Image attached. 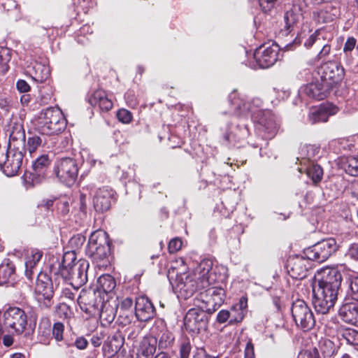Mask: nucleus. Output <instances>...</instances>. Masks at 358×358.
<instances>
[{"label": "nucleus", "instance_id": "39", "mask_svg": "<svg viewBox=\"0 0 358 358\" xmlns=\"http://www.w3.org/2000/svg\"><path fill=\"white\" fill-rule=\"evenodd\" d=\"M306 173L313 182L316 184L321 181L323 176V170L318 164H312L306 169Z\"/></svg>", "mask_w": 358, "mask_h": 358}, {"label": "nucleus", "instance_id": "11", "mask_svg": "<svg viewBox=\"0 0 358 358\" xmlns=\"http://www.w3.org/2000/svg\"><path fill=\"white\" fill-rule=\"evenodd\" d=\"M279 51V45L274 42L260 45L253 55L257 65L262 69L272 66L278 59Z\"/></svg>", "mask_w": 358, "mask_h": 358}, {"label": "nucleus", "instance_id": "32", "mask_svg": "<svg viewBox=\"0 0 358 358\" xmlns=\"http://www.w3.org/2000/svg\"><path fill=\"white\" fill-rule=\"evenodd\" d=\"M25 155V140H22V145L18 140L9 139L6 157H24Z\"/></svg>", "mask_w": 358, "mask_h": 358}, {"label": "nucleus", "instance_id": "43", "mask_svg": "<svg viewBox=\"0 0 358 358\" xmlns=\"http://www.w3.org/2000/svg\"><path fill=\"white\" fill-rule=\"evenodd\" d=\"M248 307V301L247 299L242 297L238 303L236 304L231 309L232 312L236 313V312H238L236 316H234V321L236 322H241L244 317V311H245Z\"/></svg>", "mask_w": 358, "mask_h": 358}, {"label": "nucleus", "instance_id": "36", "mask_svg": "<svg viewBox=\"0 0 358 358\" xmlns=\"http://www.w3.org/2000/svg\"><path fill=\"white\" fill-rule=\"evenodd\" d=\"M343 169L350 176H358V158H343Z\"/></svg>", "mask_w": 358, "mask_h": 358}, {"label": "nucleus", "instance_id": "6", "mask_svg": "<svg viewBox=\"0 0 358 358\" xmlns=\"http://www.w3.org/2000/svg\"><path fill=\"white\" fill-rule=\"evenodd\" d=\"M109 253L110 245L107 233L103 230L92 232L86 248V255L100 266L103 265L101 262L105 260Z\"/></svg>", "mask_w": 358, "mask_h": 358}, {"label": "nucleus", "instance_id": "46", "mask_svg": "<svg viewBox=\"0 0 358 358\" xmlns=\"http://www.w3.org/2000/svg\"><path fill=\"white\" fill-rule=\"evenodd\" d=\"M94 295L95 293L94 292H87L82 290L78 299V303L87 304L89 306H92L94 308H98V304H96V303H92L90 300L91 298H93Z\"/></svg>", "mask_w": 358, "mask_h": 358}, {"label": "nucleus", "instance_id": "37", "mask_svg": "<svg viewBox=\"0 0 358 358\" xmlns=\"http://www.w3.org/2000/svg\"><path fill=\"white\" fill-rule=\"evenodd\" d=\"M9 139L18 140L20 145L22 143V140H25V131L20 122H15L12 125Z\"/></svg>", "mask_w": 358, "mask_h": 358}, {"label": "nucleus", "instance_id": "57", "mask_svg": "<svg viewBox=\"0 0 358 358\" xmlns=\"http://www.w3.org/2000/svg\"><path fill=\"white\" fill-rule=\"evenodd\" d=\"M192 346L189 342L182 343L180 348V358H189Z\"/></svg>", "mask_w": 358, "mask_h": 358}, {"label": "nucleus", "instance_id": "58", "mask_svg": "<svg viewBox=\"0 0 358 358\" xmlns=\"http://www.w3.org/2000/svg\"><path fill=\"white\" fill-rule=\"evenodd\" d=\"M58 211L63 215H66L69 212V203L67 201H60L57 203Z\"/></svg>", "mask_w": 358, "mask_h": 358}, {"label": "nucleus", "instance_id": "55", "mask_svg": "<svg viewBox=\"0 0 358 358\" xmlns=\"http://www.w3.org/2000/svg\"><path fill=\"white\" fill-rule=\"evenodd\" d=\"M124 99L127 103V105L131 108L136 107L138 104V101L134 91L128 90L124 94Z\"/></svg>", "mask_w": 358, "mask_h": 358}, {"label": "nucleus", "instance_id": "25", "mask_svg": "<svg viewBox=\"0 0 358 358\" xmlns=\"http://www.w3.org/2000/svg\"><path fill=\"white\" fill-rule=\"evenodd\" d=\"M88 102L92 106H98L101 111L107 112L113 107V103L107 97L106 92L96 90L88 97Z\"/></svg>", "mask_w": 358, "mask_h": 358}, {"label": "nucleus", "instance_id": "23", "mask_svg": "<svg viewBox=\"0 0 358 358\" xmlns=\"http://www.w3.org/2000/svg\"><path fill=\"white\" fill-rule=\"evenodd\" d=\"M113 192L111 189H99L95 194L93 199L94 208L97 212L108 210L111 206V199Z\"/></svg>", "mask_w": 358, "mask_h": 358}, {"label": "nucleus", "instance_id": "64", "mask_svg": "<svg viewBox=\"0 0 358 358\" xmlns=\"http://www.w3.org/2000/svg\"><path fill=\"white\" fill-rule=\"evenodd\" d=\"M193 358H217V357L208 355L204 350L200 349L194 355Z\"/></svg>", "mask_w": 358, "mask_h": 358}, {"label": "nucleus", "instance_id": "38", "mask_svg": "<svg viewBox=\"0 0 358 358\" xmlns=\"http://www.w3.org/2000/svg\"><path fill=\"white\" fill-rule=\"evenodd\" d=\"M174 341V336L173 334L164 329L162 331L161 335L159 337L158 345L159 348L166 349L171 348Z\"/></svg>", "mask_w": 358, "mask_h": 358}, {"label": "nucleus", "instance_id": "9", "mask_svg": "<svg viewBox=\"0 0 358 358\" xmlns=\"http://www.w3.org/2000/svg\"><path fill=\"white\" fill-rule=\"evenodd\" d=\"M338 249L334 238L324 239L304 250L307 259L317 262H324Z\"/></svg>", "mask_w": 358, "mask_h": 358}, {"label": "nucleus", "instance_id": "3", "mask_svg": "<svg viewBox=\"0 0 358 358\" xmlns=\"http://www.w3.org/2000/svg\"><path fill=\"white\" fill-rule=\"evenodd\" d=\"M76 260V255L74 251L66 252L63 255L60 267L62 276L70 280L71 285L75 289H78L87 281V272L90 265L85 259L77 262Z\"/></svg>", "mask_w": 358, "mask_h": 358}, {"label": "nucleus", "instance_id": "33", "mask_svg": "<svg viewBox=\"0 0 358 358\" xmlns=\"http://www.w3.org/2000/svg\"><path fill=\"white\" fill-rule=\"evenodd\" d=\"M98 289L105 293L111 292L115 287V280L113 276L108 274L101 275L97 280Z\"/></svg>", "mask_w": 358, "mask_h": 358}, {"label": "nucleus", "instance_id": "31", "mask_svg": "<svg viewBox=\"0 0 358 358\" xmlns=\"http://www.w3.org/2000/svg\"><path fill=\"white\" fill-rule=\"evenodd\" d=\"M15 266L10 262L0 265V285L12 282L15 280Z\"/></svg>", "mask_w": 358, "mask_h": 358}, {"label": "nucleus", "instance_id": "41", "mask_svg": "<svg viewBox=\"0 0 358 358\" xmlns=\"http://www.w3.org/2000/svg\"><path fill=\"white\" fill-rule=\"evenodd\" d=\"M320 151V146L311 144H301L299 148V154L302 157H314L319 155Z\"/></svg>", "mask_w": 358, "mask_h": 358}, {"label": "nucleus", "instance_id": "35", "mask_svg": "<svg viewBox=\"0 0 358 358\" xmlns=\"http://www.w3.org/2000/svg\"><path fill=\"white\" fill-rule=\"evenodd\" d=\"M12 51L7 48H0V74H5L9 69L8 62L11 59Z\"/></svg>", "mask_w": 358, "mask_h": 358}, {"label": "nucleus", "instance_id": "53", "mask_svg": "<svg viewBox=\"0 0 358 358\" xmlns=\"http://www.w3.org/2000/svg\"><path fill=\"white\" fill-rule=\"evenodd\" d=\"M85 238L81 235L73 236L69 241L72 248L79 249L85 243Z\"/></svg>", "mask_w": 358, "mask_h": 358}, {"label": "nucleus", "instance_id": "61", "mask_svg": "<svg viewBox=\"0 0 358 358\" xmlns=\"http://www.w3.org/2000/svg\"><path fill=\"white\" fill-rule=\"evenodd\" d=\"M17 90L20 92H28L30 90L29 85L24 80H18L16 83Z\"/></svg>", "mask_w": 358, "mask_h": 358}, {"label": "nucleus", "instance_id": "22", "mask_svg": "<svg viewBox=\"0 0 358 358\" xmlns=\"http://www.w3.org/2000/svg\"><path fill=\"white\" fill-rule=\"evenodd\" d=\"M214 274L213 273V278H214ZM213 282L206 288H205L206 299L205 302L209 305H211L214 310H216L220 307L224 301L225 299V291L220 287H210V285L215 282Z\"/></svg>", "mask_w": 358, "mask_h": 358}, {"label": "nucleus", "instance_id": "8", "mask_svg": "<svg viewBox=\"0 0 358 358\" xmlns=\"http://www.w3.org/2000/svg\"><path fill=\"white\" fill-rule=\"evenodd\" d=\"M60 158L57 160L55 172L59 179L67 186L74 184L78 172V163L82 158Z\"/></svg>", "mask_w": 358, "mask_h": 358}, {"label": "nucleus", "instance_id": "4", "mask_svg": "<svg viewBox=\"0 0 358 358\" xmlns=\"http://www.w3.org/2000/svg\"><path fill=\"white\" fill-rule=\"evenodd\" d=\"M66 127V120L57 107H48L39 113L36 129L43 135H57Z\"/></svg>", "mask_w": 358, "mask_h": 358}, {"label": "nucleus", "instance_id": "15", "mask_svg": "<svg viewBox=\"0 0 358 358\" xmlns=\"http://www.w3.org/2000/svg\"><path fill=\"white\" fill-rule=\"evenodd\" d=\"M184 324L187 330L199 332L206 325V314L199 308H191L185 315Z\"/></svg>", "mask_w": 358, "mask_h": 358}, {"label": "nucleus", "instance_id": "62", "mask_svg": "<svg viewBox=\"0 0 358 358\" xmlns=\"http://www.w3.org/2000/svg\"><path fill=\"white\" fill-rule=\"evenodd\" d=\"M303 39V36H302V34H298L296 36V37L294 38V40L293 41V42L287 44L285 46V48L287 50H294V48L295 46L298 45L299 44H300L302 42Z\"/></svg>", "mask_w": 358, "mask_h": 358}, {"label": "nucleus", "instance_id": "42", "mask_svg": "<svg viewBox=\"0 0 358 358\" xmlns=\"http://www.w3.org/2000/svg\"><path fill=\"white\" fill-rule=\"evenodd\" d=\"M257 5L265 14L271 13L279 4L281 0H255Z\"/></svg>", "mask_w": 358, "mask_h": 358}, {"label": "nucleus", "instance_id": "7", "mask_svg": "<svg viewBox=\"0 0 358 358\" xmlns=\"http://www.w3.org/2000/svg\"><path fill=\"white\" fill-rule=\"evenodd\" d=\"M254 123L257 135L264 140L274 138L280 124L278 117L270 110L260 112Z\"/></svg>", "mask_w": 358, "mask_h": 358}, {"label": "nucleus", "instance_id": "12", "mask_svg": "<svg viewBox=\"0 0 358 358\" xmlns=\"http://www.w3.org/2000/svg\"><path fill=\"white\" fill-rule=\"evenodd\" d=\"M54 292L50 279L45 274H38L35 287V298L41 308H49L52 304Z\"/></svg>", "mask_w": 358, "mask_h": 358}, {"label": "nucleus", "instance_id": "13", "mask_svg": "<svg viewBox=\"0 0 358 358\" xmlns=\"http://www.w3.org/2000/svg\"><path fill=\"white\" fill-rule=\"evenodd\" d=\"M321 80L332 90L338 84L345 75V70L342 65L336 61H328L322 64L320 69Z\"/></svg>", "mask_w": 358, "mask_h": 358}, {"label": "nucleus", "instance_id": "50", "mask_svg": "<svg viewBox=\"0 0 358 358\" xmlns=\"http://www.w3.org/2000/svg\"><path fill=\"white\" fill-rule=\"evenodd\" d=\"M117 117L120 122L128 124L132 120V114L129 110L121 108L117 113Z\"/></svg>", "mask_w": 358, "mask_h": 358}, {"label": "nucleus", "instance_id": "10", "mask_svg": "<svg viewBox=\"0 0 358 358\" xmlns=\"http://www.w3.org/2000/svg\"><path fill=\"white\" fill-rule=\"evenodd\" d=\"M292 315L296 324L304 331L310 330L315 326L313 313L303 300L298 299L292 303Z\"/></svg>", "mask_w": 358, "mask_h": 358}, {"label": "nucleus", "instance_id": "26", "mask_svg": "<svg viewBox=\"0 0 358 358\" xmlns=\"http://www.w3.org/2000/svg\"><path fill=\"white\" fill-rule=\"evenodd\" d=\"M337 2L327 3L317 13L318 22L327 23L334 21L340 15V8Z\"/></svg>", "mask_w": 358, "mask_h": 358}, {"label": "nucleus", "instance_id": "63", "mask_svg": "<svg viewBox=\"0 0 358 358\" xmlns=\"http://www.w3.org/2000/svg\"><path fill=\"white\" fill-rule=\"evenodd\" d=\"M245 358H255L254 346L251 341L248 342L245 349Z\"/></svg>", "mask_w": 358, "mask_h": 358}, {"label": "nucleus", "instance_id": "44", "mask_svg": "<svg viewBox=\"0 0 358 358\" xmlns=\"http://www.w3.org/2000/svg\"><path fill=\"white\" fill-rule=\"evenodd\" d=\"M41 143L42 139L39 136H34L29 138L25 146V153L28 151L29 154L31 155L41 145Z\"/></svg>", "mask_w": 358, "mask_h": 358}, {"label": "nucleus", "instance_id": "16", "mask_svg": "<svg viewBox=\"0 0 358 358\" xmlns=\"http://www.w3.org/2000/svg\"><path fill=\"white\" fill-rule=\"evenodd\" d=\"M338 111V107L332 103L322 104L320 107H314L310 110L308 121L311 124L326 122L328 121L329 116L336 114Z\"/></svg>", "mask_w": 358, "mask_h": 358}, {"label": "nucleus", "instance_id": "17", "mask_svg": "<svg viewBox=\"0 0 358 358\" xmlns=\"http://www.w3.org/2000/svg\"><path fill=\"white\" fill-rule=\"evenodd\" d=\"M330 85H327L325 83L321 80H317L314 83H310L300 88L299 94L300 96L303 94L310 98L322 100L325 99L329 92L332 90Z\"/></svg>", "mask_w": 358, "mask_h": 358}, {"label": "nucleus", "instance_id": "30", "mask_svg": "<svg viewBox=\"0 0 358 358\" xmlns=\"http://www.w3.org/2000/svg\"><path fill=\"white\" fill-rule=\"evenodd\" d=\"M300 18V14L294 10L293 9H290L287 10L283 17V20L285 23L284 29L281 30L284 35H287L292 32L294 30V28L297 26Z\"/></svg>", "mask_w": 358, "mask_h": 358}, {"label": "nucleus", "instance_id": "34", "mask_svg": "<svg viewBox=\"0 0 358 358\" xmlns=\"http://www.w3.org/2000/svg\"><path fill=\"white\" fill-rule=\"evenodd\" d=\"M156 343L155 338H144L141 345L142 355L145 358H150L155 352Z\"/></svg>", "mask_w": 358, "mask_h": 358}, {"label": "nucleus", "instance_id": "19", "mask_svg": "<svg viewBox=\"0 0 358 358\" xmlns=\"http://www.w3.org/2000/svg\"><path fill=\"white\" fill-rule=\"evenodd\" d=\"M135 315L141 322H147L155 315V308L150 299L144 296L136 298Z\"/></svg>", "mask_w": 358, "mask_h": 358}, {"label": "nucleus", "instance_id": "14", "mask_svg": "<svg viewBox=\"0 0 358 358\" xmlns=\"http://www.w3.org/2000/svg\"><path fill=\"white\" fill-rule=\"evenodd\" d=\"M249 134V128L247 124L238 123L234 127L231 124H228L222 135V143L231 148L235 146L237 142L248 137Z\"/></svg>", "mask_w": 358, "mask_h": 358}, {"label": "nucleus", "instance_id": "52", "mask_svg": "<svg viewBox=\"0 0 358 358\" xmlns=\"http://www.w3.org/2000/svg\"><path fill=\"white\" fill-rule=\"evenodd\" d=\"M80 220H76V222H79V224H82L85 219L87 218V212H86V203H85V196L84 194H81L80 197Z\"/></svg>", "mask_w": 358, "mask_h": 358}, {"label": "nucleus", "instance_id": "49", "mask_svg": "<svg viewBox=\"0 0 358 358\" xmlns=\"http://www.w3.org/2000/svg\"><path fill=\"white\" fill-rule=\"evenodd\" d=\"M64 331V326L62 322H56L52 327V336L56 341L59 342L63 340V334Z\"/></svg>", "mask_w": 358, "mask_h": 358}, {"label": "nucleus", "instance_id": "24", "mask_svg": "<svg viewBox=\"0 0 358 358\" xmlns=\"http://www.w3.org/2000/svg\"><path fill=\"white\" fill-rule=\"evenodd\" d=\"M118 303L115 300L103 301L100 310V320L103 326L110 324L116 315Z\"/></svg>", "mask_w": 358, "mask_h": 358}, {"label": "nucleus", "instance_id": "47", "mask_svg": "<svg viewBox=\"0 0 358 358\" xmlns=\"http://www.w3.org/2000/svg\"><path fill=\"white\" fill-rule=\"evenodd\" d=\"M56 312L59 317L64 319L69 318L72 315L70 306L66 303H59L57 307Z\"/></svg>", "mask_w": 358, "mask_h": 358}, {"label": "nucleus", "instance_id": "21", "mask_svg": "<svg viewBox=\"0 0 358 358\" xmlns=\"http://www.w3.org/2000/svg\"><path fill=\"white\" fill-rule=\"evenodd\" d=\"M307 259L305 256V257H296L289 260L288 266L289 269L288 272L292 278L303 279L306 276L308 268Z\"/></svg>", "mask_w": 358, "mask_h": 358}, {"label": "nucleus", "instance_id": "59", "mask_svg": "<svg viewBox=\"0 0 358 358\" xmlns=\"http://www.w3.org/2000/svg\"><path fill=\"white\" fill-rule=\"evenodd\" d=\"M357 40L354 37H349L345 43L343 51L344 52H351L355 47Z\"/></svg>", "mask_w": 358, "mask_h": 358}, {"label": "nucleus", "instance_id": "27", "mask_svg": "<svg viewBox=\"0 0 358 358\" xmlns=\"http://www.w3.org/2000/svg\"><path fill=\"white\" fill-rule=\"evenodd\" d=\"M343 320L352 324H358V304L356 303H346L339 310Z\"/></svg>", "mask_w": 358, "mask_h": 358}, {"label": "nucleus", "instance_id": "45", "mask_svg": "<svg viewBox=\"0 0 358 358\" xmlns=\"http://www.w3.org/2000/svg\"><path fill=\"white\" fill-rule=\"evenodd\" d=\"M348 294L352 300L358 302V276L349 279V290Z\"/></svg>", "mask_w": 358, "mask_h": 358}, {"label": "nucleus", "instance_id": "29", "mask_svg": "<svg viewBox=\"0 0 358 358\" xmlns=\"http://www.w3.org/2000/svg\"><path fill=\"white\" fill-rule=\"evenodd\" d=\"M31 78L37 83L45 82L50 76V67L45 64L35 62L29 70Z\"/></svg>", "mask_w": 358, "mask_h": 358}, {"label": "nucleus", "instance_id": "18", "mask_svg": "<svg viewBox=\"0 0 358 358\" xmlns=\"http://www.w3.org/2000/svg\"><path fill=\"white\" fill-rule=\"evenodd\" d=\"M49 164V158H36L32 162L34 173H26L23 176L27 188L33 187L41 182V176Z\"/></svg>", "mask_w": 358, "mask_h": 358}, {"label": "nucleus", "instance_id": "20", "mask_svg": "<svg viewBox=\"0 0 358 358\" xmlns=\"http://www.w3.org/2000/svg\"><path fill=\"white\" fill-rule=\"evenodd\" d=\"M42 257L43 252L36 249H32L28 252L24 262V273L28 279L31 280L34 274H42L38 266Z\"/></svg>", "mask_w": 358, "mask_h": 358}, {"label": "nucleus", "instance_id": "28", "mask_svg": "<svg viewBox=\"0 0 358 358\" xmlns=\"http://www.w3.org/2000/svg\"><path fill=\"white\" fill-rule=\"evenodd\" d=\"M0 169L3 173L8 176H14L18 172L22 165V158H1Z\"/></svg>", "mask_w": 358, "mask_h": 358}, {"label": "nucleus", "instance_id": "5", "mask_svg": "<svg viewBox=\"0 0 358 358\" xmlns=\"http://www.w3.org/2000/svg\"><path fill=\"white\" fill-rule=\"evenodd\" d=\"M229 101L232 113L236 116L244 118L250 117L253 122L257 119L260 112L265 111V110L262 109L263 101L261 99L253 98L250 100H246L240 97L235 90L229 95Z\"/></svg>", "mask_w": 358, "mask_h": 358}, {"label": "nucleus", "instance_id": "54", "mask_svg": "<svg viewBox=\"0 0 358 358\" xmlns=\"http://www.w3.org/2000/svg\"><path fill=\"white\" fill-rule=\"evenodd\" d=\"M345 256L355 261H358V243H352L345 254Z\"/></svg>", "mask_w": 358, "mask_h": 358}, {"label": "nucleus", "instance_id": "51", "mask_svg": "<svg viewBox=\"0 0 358 358\" xmlns=\"http://www.w3.org/2000/svg\"><path fill=\"white\" fill-rule=\"evenodd\" d=\"M234 316H236L232 309L231 311L227 310H220L217 315V320L220 323L225 322L229 318H231V321H234Z\"/></svg>", "mask_w": 358, "mask_h": 358}, {"label": "nucleus", "instance_id": "60", "mask_svg": "<svg viewBox=\"0 0 358 358\" xmlns=\"http://www.w3.org/2000/svg\"><path fill=\"white\" fill-rule=\"evenodd\" d=\"M324 42V41H322ZM322 49L317 55L318 59H321L329 55L331 51V45L329 43H322Z\"/></svg>", "mask_w": 358, "mask_h": 358}, {"label": "nucleus", "instance_id": "56", "mask_svg": "<svg viewBox=\"0 0 358 358\" xmlns=\"http://www.w3.org/2000/svg\"><path fill=\"white\" fill-rule=\"evenodd\" d=\"M182 241L180 238H173L170 241L168 249L170 253H175L182 247Z\"/></svg>", "mask_w": 358, "mask_h": 358}, {"label": "nucleus", "instance_id": "2", "mask_svg": "<svg viewBox=\"0 0 358 358\" xmlns=\"http://www.w3.org/2000/svg\"><path fill=\"white\" fill-rule=\"evenodd\" d=\"M322 278L313 285V304L316 312L327 313L337 300L342 275L335 268H325L321 272Z\"/></svg>", "mask_w": 358, "mask_h": 358}, {"label": "nucleus", "instance_id": "48", "mask_svg": "<svg viewBox=\"0 0 358 358\" xmlns=\"http://www.w3.org/2000/svg\"><path fill=\"white\" fill-rule=\"evenodd\" d=\"M343 338L348 344L358 345V331L354 329L348 330L343 334Z\"/></svg>", "mask_w": 358, "mask_h": 358}, {"label": "nucleus", "instance_id": "1", "mask_svg": "<svg viewBox=\"0 0 358 358\" xmlns=\"http://www.w3.org/2000/svg\"><path fill=\"white\" fill-rule=\"evenodd\" d=\"M212 267L213 263L210 259L201 261L193 273H178L173 266H171L168 270L167 277L174 291L187 299L195 292L206 288L215 281L213 273L210 272Z\"/></svg>", "mask_w": 358, "mask_h": 358}, {"label": "nucleus", "instance_id": "40", "mask_svg": "<svg viewBox=\"0 0 358 358\" xmlns=\"http://www.w3.org/2000/svg\"><path fill=\"white\" fill-rule=\"evenodd\" d=\"M324 40L322 33L320 30H316L305 40L303 45L308 49L310 48L313 45L320 47Z\"/></svg>", "mask_w": 358, "mask_h": 358}]
</instances>
